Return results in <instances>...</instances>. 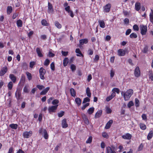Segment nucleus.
<instances>
[{
	"label": "nucleus",
	"mask_w": 153,
	"mask_h": 153,
	"mask_svg": "<svg viewBox=\"0 0 153 153\" xmlns=\"http://www.w3.org/2000/svg\"><path fill=\"white\" fill-rule=\"evenodd\" d=\"M133 93V91L131 89L128 90L124 94L123 97L125 101H128L129 100Z\"/></svg>",
	"instance_id": "obj_1"
},
{
	"label": "nucleus",
	"mask_w": 153,
	"mask_h": 153,
	"mask_svg": "<svg viewBox=\"0 0 153 153\" xmlns=\"http://www.w3.org/2000/svg\"><path fill=\"white\" fill-rule=\"evenodd\" d=\"M39 77L40 79L42 80L45 79L44 75L46 73V70L43 67H41L39 71Z\"/></svg>",
	"instance_id": "obj_2"
},
{
	"label": "nucleus",
	"mask_w": 153,
	"mask_h": 153,
	"mask_svg": "<svg viewBox=\"0 0 153 153\" xmlns=\"http://www.w3.org/2000/svg\"><path fill=\"white\" fill-rule=\"evenodd\" d=\"M140 28L141 30V33L142 35H145L146 34L147 27L146 26L143 25H141L140 26Z\"/></svg>",
	"instance_id": "obj_3"
},
{
	"label": "nucleus",
	"mask_w": 153,
	"mask_h": 153,
	"mask_svg": "<svg viewBox=\"0 0 153 153\" xmlns=\"http://www.w3.org/2000/svg\"><path fill=\"white\" fill-rule=\"evenodd\" d=\"M111 7V4L108 3L103 7V11L104 13H108L110 10Z\"/></svg>",
	"instance_id": "obj_4"
},
{
	"label": "nucleus",
	"mask_w": 153,
	"mask_h": 153,
	"mask_svg": "<svg viewBox=\"0 0 153 153\" xmlns=\"http://www.w3.org/2000/svg\"><path fill=\"white\" fill-rule=\"evenodd\" d=\"M58 106V105H57L49 107L48 108L49 113L51 114L52 113L55 112L57 109Z\"/></svg>",
	"instance_id": "obj_5"
},
{
	"label": "nucleus",
	"mask_w": 153,
	"mask_h": 153,
	"mask_svg": "<svg viewBox=\"0 0 153 153\" xmlns=\"http://www.w3.org/2000/svg\"><path fill=\"white\" fill-rule=\"evenodd\" d=\"M15 96L18 102H19L20 100L22 99L21 92L20 90H17L15 93Z\"/></svg>",
	"instance_id": "obj_6"
},
{
	"label": "nucleus",
	"mask_w": 153,
	"mask_h": 153,
	"mask_svg": "<svg viewBox=\"0 0 153 153\" xmlns=\"http://www.w3.org/2000/svg\"><path fill=\"white\" fill-rule=\"evenodd\" d=\"M134 75L137 77H139L140 75V68L138 66H137L135 68L134 71Z\"/></svg>",
	"instance_id": "obj_7"
},
{
	"label": "nucleus",
	"mask_w": 153,
	"mask_h": 153,
	"mask_svg": "<svg viewBox=\"0 0 153 153\" xmlns=\"http://www.w3.org/2000/svg\"><path fill=\"white\" fill-rule=\"evenodd\" d=\"M82 117L85 123L87 125H88L89 122L87 116L85 114H83L82 115Z\"/></svg>",
	"instance_id": "obj_8"
},
{
	"label": "nucleus",
	"mask_w": 153,
	"mask_h": 153,
	"mask_svg": "<svg viewBox=\"0 0 153 153\" xmlns=\"http://www.w3.org/2000/svg\"><path fill=\"white\" fill-rule=\"evenodd\" d=\"M8 71V69L7 66H5L3 67L0 71V76H3Z\"/></svg>",
	"instance_id": "obj_9"
},
{
	"label": "nucleus",
	"mask_w": 153,
	"mask_h": 153,
	"mask_svg": "<svg viewBox=\"0 0 153 153\" xmlns=\"http://www.w3.org/2000/svg\"><path fill=\"white\" fill-rule=\"evenodd\" d=\"M32 131H25L23 133V136L24 138H29L32 134Z\"/></svg>",
	"instance_id": "obj_10"
},
{
	"label": "nucleus",
	"mask_w": 153,
	"mask_h": 153,
	"mask_svg": "<svg viewBox=\"0 0 153 153\" xmlns=\"http://www.w3.org/2000/svg\"><path fill=\"white\" fill-rule=\"evenodd\" d=\"M70 6H68L65 8V10L68 13L69 15L72 18L74 17V14L72 11L70 10Z\"/></svg>",
	"instance_id": "obj_11"
},
{
	"label": "nucleus",
	"mask_w": 153,
	"mask_h": 153,
	"mask_svg": "<svg viewBox=\"0 0 153 153\" xmlns=\"http://www.w3.org/2000/svg\"><path fill=\"white\" fill-rule=\"evenodd\" d=\"M122 137L124 139L130 140L132 137V135L128 133H127L123 135Z\"/></svg>",
	"instance_id": "obj_12"
},
{
	"label": "nucleus",
	"mask_w": 153,
	"mask_h": 153,
	"mask_svg": "<svg viewBox=\"0 0 153 153\" xmlns=\"http://www.w3.org/2000/svg\"><path fill=\"white\" fill-rule=\"evenodd\" d=\"M25 76L23 74H22L21 76L19 84H22V85H23L25 82Z\"/></svg>",
	"instance_id": "obj_13"
},
{
	"label": "nucleus",
	"mask_w": 153,
	"mask_h": 153,
	"mask_svg": "<svg viewBox=\"0 0 153 153\" xmlns=\"http://www.w3.org/2000/svg\"><path fill=\"white\" fill-rule=\"evenodd\" d=\"M9 78L13 83H15L16 80V77L13 74L9 75Z\"/></svg>",
	"instance_id": "obj_14"
},
{
	"label": "nucleus",
	"mask_w": 153,
	"mask_h": 153,
	"mask_svg": "<svg viewBox=\"0 0 153 153\" xmlns=\"http://www.w3.org/2000/svg\"><path fill=\"white\" fill-rule=\"evenodd\" d=\"M125 51L123 49H119L118 50V55L119 56H123L125 54Z\"/></svg>",
	"instance_id": "obj_15"
},
{
	"label": "nucleus",
	"mask_w": 153,
	"mask_h": 153,
	"mask_svg": "<svg viewBox=\"0 0 153 153\" xmlns=\"http://www.w3.org/2000/svg\"><path fill=\"white\" fill-rule=\"evenodd\" d=\"M66 119L65 118L62 120V125L63 128H66L68 127V124L67 123Z\"/></svg>",
	"instance_id": "obj_16"
},
{
	"label": "nucleus",
	"mask_w": 153,
	"mask_h": 153,
	"mask_svg": "<svg viewBox=\"0 0 153 153\" xmlns=\"http://www.w3.org/2000/svg\"><path fill=\"white\" fill-rule=\"evenodd\" d=\"M102 114V110L101 109L98 111L95 114L94 118L96 119L100 117Z\"/></svg>",
	"instance_id": "obj_17"
},
{
	"label": "nucleus",
	"mask_w": 153,
	"mask_h": 153,
	"mask_svg": "<svg viewBox=\"0 0 153 153\" xmlns=\"http://www.w3.org/2000/svg\"><path fill=\"white\" fill-rule=\"evenodd\" d=\"M42 50H41L39 48H36V52L39 57H42L43 56V55L42 53Z\"/></svg>",
	"instance_id": "obj_18"
},
{
	"label": "nucleus",
	"mask_w": 153,
	"mask_h": 153,
	"mask_svg": "<svg viewBox=\"0 0 153 153\" xmlns=\"http://www.w3.org/2000/svg\"><path fill=\"white\" fill-rule=\"evenodd\" d=\"M113 122V121L112 120H109L106 123L105 126V128L107 129L109 128Z\"/></svg>",
	"instance_id": "obj_19"
},
{
	"label": "nucleus",
	"mask_w": 153,
	"mask_h": 153,
	"mask_svg": "<svg viewBox=\"0 0 153 153\" xmlns=\"http://www.w3.org/2000/svg\"><path fill=\"white\" fill-rule=\"evenodd\" d=\"M106 153H116L114 150H112L110 146H107L106 147Z\"/></svg>",
	"instance_id": "obj_20"
},
{
	"label": "nucleus",
	"mask_w": 153,
	"mask_h": 153,
	"mask_svg": "<svg viewBox=\"0 0 153 153\" xmlns=\"http://www.w3.org/2000/svg\"><path fill=\"white\" fill-rule=\"evenodd\" d=\"M13 11V8L11 6H9L7 7V13L8 15L10 14Z\"/></svg>",
	"instance_id": "obj_21"
},
{
	"label": "nucleus",
	"mask_w": 153,
	"mask_h": 153,
	"mask_svg": "<svg viewBox=\"0 0 153 153\" xmlns=\"http://www.w3.org/2000/svg\"><path fill=\"white\" fill-rule=\"evenodd\" d=\"M50 87H46L45 89L42 91L40 93L41 95H44L50 89Z\"/></svg>",
	"instance_id": "obj_22"
},
{
	"label": "nucleus",
	"mask_w": 153,
	"mask_h": 153,
	"mask_svg": "<svg viewBox=\"0 0 153 153\" xmlns=\"http://www.w3.org/2000/svg\"><path fill=\"white\" fill-rule=\"evenodd\" d=\"M141 8L140 3L139 2H136L135 5V8L136 10L138 11Z\"/></svg>",
	"instance_id": "obj_23"
},
{
	"label": "nucleus",
	"mask_w": 153,
	"mask_h": 153,
	"mask_svg": "<svg viewBox=\"0 0 153 153\" xmlns=\"http://www.w3.org/2000/svg\"><path fill=\"white\" fill-rule=\"evenodd\" d=\"M79 44L80 45H83L84 44H87L88 42V40L87 39H81L79 41Z\"/></svg>",
	"instance_id": "obj_24"
},
{
	"label": "nucleus",
	"mask_w": 153,
	"mask_h": 153,
	"mask_svg": "<svg viewBox=\"0 0 153 153\" xmlns=\"http://www.w3.org/2000/svg\"><path fill=\"white\" fill-rule=\"evenodd\" d=\"M98 22L100 27L102 28H104L105 27V24L103 20H100L98 21Z\"/></svg>",
	"instance_id": "obj_25"
},
{
	"label": "nucleus",
	"mask_w": 153,
	"mask_h": 153,
	"mask_svg": "<svg viewBox=\"0 0 153 153\" xmlns=\"http://www.w3.org/2000/svg\"><path fill=\"white\" fill-rule=\"evenodd\" d=\"M149 78L152 81H153V72L152 70H150L148 72Z\"/></svg>",
	"instance_id": "obj_26"
},
{
	"label": "nucleus",
	"mask_w": 153,
	"mask_h": 153,
	"mask_svg": "<svg viewBox=\"0 0 153 153\" xmlns=\"http://www.w3.org/2000/svg\"><path fill=\"white\" fill-rule=\"evenodd\" d=\"M75 52L76 53L79 54H76V56H82V57H83L84 56L83 55L82 53L79 48H76L75 50Z\"/></svg>",
	"instance_id": "obj_27"
},
{
	"label": "nucleus",
	"mask_w": 153,
	"mask_h": 153,
	"mask_svg": "<svg viewBox=\"0 0 153 153\" xmlns=\"http://www.w3.org/2000/svg\"><path fill=\"white\" fill-rule=\"evenodd\" d=\"M75 101L78 106H79L81 105L82 100L79 98H76L75 99Z\"/></svg>",
	"instance_id": "obj_28"
},
{
	"label": "nucleus",
	"mask_w": 153,
	"mask_h": 153,
	"mask_svg": "<svg viewBox=\"0 0 153 153\" xmlns=\"http://www.w3.org/2000/svg\"><path fill=\"white\" fill-rule=\"evenodd\" d=\"M86 93L87 96L88 97H91V92L90 89L89 87H88L86 89Z\"/></svg>",
	"instance_id": "obj_29"
},
{
	"label": "nucleus",
	"mask_w": 153,
	"mask_h": 153,
	"mask_svg": "<svg viewBox=\"0 0 153 153\" xmlns=\"http://www.w3.org/2000/svg\"><path fill=\"white\" fill-rule=\"evenodd\" d=\"M16 24L18 27H22L23 25V23L22 21L20 19L16 21Z\"/></svg>",
	"instance_id": "obj_30"
},
{
	"label": "nucleus",
	"mask_w": 153,
	"mask_h": 153,
	"mask_svg": "<svg viewBox=\"0 0 153 153\" xmlns=\"http://www.w3.org/2000/svg\"><path fill=\"white\" fill-rule=\"evenodd\" d=\"M55 25L56 27L59 29H60L62 27V25L57 21H55L54 22Z\"/></svg>",
	"instance_id": "obj_31"
},
{
	"label": "nucleus",
	"mask_w": 153,
	"mask_h": 153,
	"mask_svg": "<svg viewBox=\"0 0 153 153\" xmlns=\"http://www.w3.org/2000/svg\"><path fill=\"white\" fill-rule=\"evenodd\" d=\"M94 107H92L88 109L87 111V112L89 114H92L94 111Z\"/></svg>",
	"instance_id": "obj_32"
},
{
	"label": "nucleus",
	"mask_w": 153,
	"mask_h": 153,
	"mask_svg": "<svg viewBox=\"0 0 153 153\" xmlns=\"http://www.w3.org/2000/svg\"><path fill=\"white\" fill-rule=\"evenodd\" d=\"M18 125L16 124L12 123L9 126L12 129H16L18 128Z\"/></svg>",
	"instance_id": "obj_33"
},
{
	"label": "nucleus",
	"mask_w": 153,
	"mask_h": 153,
	"mask_svg": "<svg viewBox=\"0 0 153 153\" xmlns=\"http://www.w3.org/2000/svg\"><path fill=\"white\" fill-rule=\"evenodd\" d=\"M153 134V131L152 130L150 131L147 136V138L148 140H150L152 137Z\"/></svg>",
	"instance_id": "obj_34"
},
{
	"label": "nucleus",
	"mask_w": 153,
	"mask_h": 153,
	"mask_svg": "<svg viewBox=\"0 0 153 153\" xmlns=\"http://www.w3.org/2000/svg\"><path fill=\"white\" fill-rule=\"evenodd\" d=\"M68 60L69 59L68 58L65 57V58L63 61V65L64 67L67 65L68 62Z\"/></svg>",
	"instance_id": "obj_35"
},
{
	"label": "nucleus",
	"mask_w": 153,
	"mask_h": 153,
	"mask_svg": "<svg viewBox=\"0 0 153 153\" xmlns=\"http://www.w3.org/2000/svg\"><path fill=\"white\" fill-rule=\"evenodd\" d=\"M44 137L45 139H47L48 138L49 136L48 134L47 131L45 129L44 130Z\"/></svg>",
	"instance_id": "obj_36"
},
{
	"label": "nucleus",
	"mask_w": 153,
	"mask_h": 153,
	"mask_svg": "<svg viewBox=\"0 0 153 153\" xmlns=\"http://www.w3.org/2000/svg\"><path fill=\"white\" fill-rule=\"evenodd\" d=\"M26 74L27 75V78L29 80H30L32 78V76L31 74L28 72H26Z\"/></svg>",
	"instance_id": "obj_37"
},
{
	"label": "nucleus",
	"mask_w": 153,
	"mask_h": 153,
	"mask_svg": "<svg viewBox=\"0 0 153 153\" xmlns=\"http://www.w3.org/2000/svg\"><path fill=\"white\" fill-rule=\"evenodd\" d=\"M71 94V96L75 97L76 95V92L74 89L73 88L70 89Z\"/></svg>",
	"instance_id": "obj_38"
},
{
	"label": "nucleus",
	"mask_w": 153,
	"mask_h": 153,
	"mask_svg": "<svg viewBox=\"0 0 153 153\" xmlns=\"http://www.w3.org/2000/svg\"><path fill=\"white\" fill-rule=\"evenodd\" d=\"M148 51V47L147 45H146L144 47L142 52L143 53H147Z\"/></svg>",
	"instance_id": "obj_39"
},
{
	"label": "nucleus",
	"mask_w": 153,
	"mask_h": 153,
	"mask_svg": "<svg viewBox=\"0 0 153 153\" xmlns=\"http://www.w3.org/2000/svg\"><path fill=\"white\" fill-rule=\"evenodd\" d=\"M137 34L134 33H131L129 36V37L131 39L136 38L137 37Z\"/></svg>",
	"instance_id": "obj_40"
},
{
	"label": "nucleus",
	"mask_w": 153,
	"mask_h": 153,
	"mask_svg": "<svg viewBox=\"0 0 153 153\" xmlns=\"http://www.w3.org/2000/svg\"><path fill=\"white\" fill-rule=\"evenodd\" d=\"M13 82L10 81L7 84V86L9 90H11L12 89L13 86Z\"/></svg>",
	"instance_id": "obj_41"
},
{
	"label": "nucleus",
	"mask_w": 153,
	"mask_h": 153,
	"mask_svg": "<svg viewBox=\"0 0 153 153\" xmlns=\"http://www.w3.org/2000/svg\"><path fill=\"white\" fill-rule=\"evenodd\" d=\"M140 128L143 130H145L146 128V125L143 123H140Z\"/></svg>",
	"instance_id": "obj_42"
},
{
	"label": "nucleus",
	"mask_w": 153,
	"mask_h": 153,
	"mask_svg": "<svg viewBox=\"0 0 153 153\" xmlns=\"http://www.w3.org/2000/svg\"><path fill=\"white\" fill-rule=\"evenodd\" d=\"M149 20L151 21L153 20V10L151 9V12L149 14Z\"/></svg>",
	"instance_id": "obj_43"
},
{
	"label": "nucleus",
	"mask_w": 153,
	"mask_h": 153,
	"mask_svg": "<svg viewBox=\"0 0 153 153\" xmlns=\"http://www.w3.org/2000/svg\"><path fill=\"white\" fill-rule=\"evenodd\" d=\"M28 88V86L25 85L23 88V91L25 93H28L29 92V91Z\"/></svg>",
	"instance_id": "obj_44"
},
{
	"label": "nucleus",
	"mask_w": 153,
	"mask_h": 153,
	"mask_svg": "<svg viewBox=\"0 0 153 153\" xmlns=\"http://www.w3.org/2000/svg\"><path fill=\"white\" fill-rule=\"evenodd\" d=\"M92 140V136H90L86 141V143H91Z\"/></svg>",
	"instance_id": "obj_45"
},
{
	"label": "nucleus",
	"mask_w": 153,
	"mask_h": 153,
	"mask_svg": "<svg viewBox=\"0 0 153 153\" xmlns=\"http://www.w3.org/2000/svg\"><path fill=\"white\" fill-rule=\"evenodd\" d=\"M133 28L134 31H138L139 30L138 26L136 24H135L133 25Z\"/></svg>",
	"instance_id": "obj_46"
},
{
	"label": "nucleus",
	"mask_w": 153,
	"mask_h": 153,
	"mask_svg": "<svg viewBox=\"0 0 153 153\" xmlns=\"http://www.w3.org/2000/svg\"><path fill=\"white\" fill-rule=\"evenodd\" d=\"M102 136L103 137L108 139L109 137L108 135L105 132H103L102 133Z\"/></svg>",
	"instance_id": "obj_47"
},
{
	"label": "nucleus",
	"mask_w": 153,
	"mask_h": 153,
	"mask_svg": "<svg viewBox=\"0 0 153 153\" xmlns=\"http://www.w3.org/2000/svg\"><path fill=\"white\" fill-rule=\"evenodd\" d=\"M135 100V106L136 107H137L139 106V101L137 98H136Z\"/></svg>",
	"instance_id": "obj_48"
},
{
	"label": "nucleus",
	"mask_w": 153,
	"mask_h": 153,
	"mask_svg": "<svg viewBox=\"0 0 153 153\" xmlns=\"http://www.w3.org/2000/svg\"><path fill=\"white\" fill-rule=\"evenodd\" d=\"M106 112L108 114H110L111 113L112 110L109 107H106Z\"/></svg>",
	"instance_id": "obj_49"
},
{
	"label": "nucleus",
	"mask_w": 153,
	"mask_h": 153,
	"mask_svg": "<svg viewBox=\"0 0 153 153\" xmlns=\"http://www.w3.org/2000/svg\"><path fill=\"white\" fill-rule=\"evenodd\" d=\"M50 62V60L48 59H46L44 62V65L45 66H47L48 65Z\"/></svg>",
	"instance_id": "obj_50"
},
{
	"label": "nucleus",
	"mask_w": 153,
	"mask_h": 153,
	"mask_svg": "<svg viewBox=\"0 0 153 153\" xmlns=\"http://www.w3.org/2000/svg\"><path fill=\"white\" fill-rule=\"evenodd\" d=\"M64 114L65 112L64 111H62L58 113V115L59 117H62Z\"/></svg>",
	"instance_id": "obj_51"
},
{
	"label": "nucleus",
	"mask_w": 153,
	"mask_h": 153,
	"mask_svg": "<svg viewBox=\"0 0 153 153\" xmlns=\"http://www.w3.org/2000/svg\"><path fill=\"white\" fill-rule=\"evenodd\" d=\"M112 91L114 92H116L117 94H118L120 93V90L118 88H114L112 90Z\"/></svg>",
	"instance_id": "obj_52"
},
{
	"label": "nucleus",
	"mask_w": 153,
	"mask_h": 153,
	"mask_svg": "<svg viewBox=\"0 0 153 153\" xmlns=\"http://www.w3.org/2000/svg\"><path fill=\"white\" fill-rule=\"evenodd\" d=\"M48 10H49L53 11L52 5L49 2L48 3Z\"/></svg>",
	"instance_id": "obj_53"
},
{
	"label": "nucleus",
	"mask_w": 153,
	"mask_h": 153,
	"mask_svg": "<svg viewBox=\"0 0 153 153\" xmlns=\"http://www.w3.org/2000/svg\"><path fill=\"white\" fill-rule=\"evenodd\" d=\"M90 101V99L88 97H86L84 98L82 102V103H85L87 102H89Z\"/></svg>",
	"instance_id": "obj_54"
},
{
	"label": "nucleus",
	"mask_w": 153,
	"mask_h": 153,
	"mask_svg": "<svg viewBox=\"0 0 153 153\" xmlns=\"http://www.w3.org/2000/svg\"><path fill=\"white\" fill-rule=\"evenodd\" d=\"M59 100L57 99L53 100L52 102V103L53 105H57L59 102Z\"/></svg>",
	"instance_id": "obj_55"
},
{
	"label": "nucleus",
	"mask_w": 153,
	"mask_h": 153,
	"mask_svg": "<svg viewBox=\"0 0 153 153\" xmlns=\"http://www.w3.org/2000/svg\"><path fill=\"white\" fill-rule=\"evenodd\" d=\"M88 53L89 55H91L93 53V51L92 49H89L88 51Z\"/></svg>",
	"instance_id": "obj_56"
},
{
	"label": "nucleus",
	"mask_w": 153,
	"mask_h": 153,
	"mask_svg": "<svg viewBox=\"0 0 153 153\" xmlns=\"http://www.w3.org/2000/svg\"><path fill=\"white\" fill-rule=\"evenodd\" d=\"M42 25L43 26H47V21L45 19H43L41 21Z\"/></svg>",
	"instance_id": "obj_57"
},
{
	"label": "nucleus",
	"mask_w": 153,
	"mask_h": 153,
	"mask_svg": "<svg viewBox=\"0 0 153 153\" xmlns=\"http://www.w3.org/2000/svg\"><path fill=\"white\" fill-rule=\"evenodd\" d=\"M89 105V103H86L85 105H84L81 108V109L82 110H84L85 108L88 106Z\"/></svg>",
	"instance_id": "obj_58"
},
{
	"label": "nucleus",
	"mask_w": 153,
	"mask_h": 153,
	"mask_svg": "<svg viewBox=\"0 0 153 153\" xmlns=\"http://www.w3.org/2000/svg\"><path fill=\"white\" fill-rule=\"evenodd\" d=\"M52 71H54L55 70V65L54 62H53L51 63L50 65Z\"/></svg>",
	"instance_id": "obj_59"
},
{
	"label": "nucleus",
	"mask_w": 153,
	"mask_h": 153,
	"mask_svg": "<svg viewBox=\"0 0 153 153\" xmlns=\"http://www.w3.org/2000/svg\"><path fill=\"white\" fill-rule=\"evenodd\" d=\"M134 104L132 101H130L127 105L128 107L129 108H131L132 106L134 105Z\"/></svg>",
	"instance_id": "obj_60"
},
{
	"label": "nucleus",
	"mask_w": 153,
	"mask_h": 153,
	"mask_svg": "<svg viewBox=\"0 0 153 153\" xmlns=\"http://www.w3.org/2000/svg\"><path fill=\"white\" fill-rule=\"evenodd\" d=\"M71 69L72 71H74L76 69V66L73 64H72L71 65Z\"/></svg>",
	"instance_id": "obj_61"
},
{
	"label": "nucleus",
	"mask_w": 153,
	"mask_h": 153,
	"mask_svg": "<svg viewBox=\"0 0 153 153\" xmlns=\"http://www.w3.org/2000/svg\"><path fill=\"white\" fill-rule=\"evenodd\" d=\"M114 75V71L113 70V69H112L110 71V77L111 78H113Z\"/></svg>",
	"instance_id": "obj_62"
},
{
	"label": "nucleus",
	"mask_w": 153,
	"mask_h": 153,
	"mask_svg": "<svg viewBox=\"0 0 153 153\" xmlns=\"http://www.w3.org/2000/svg\"><path fill=\"white\" fill-rule=\"evenodd\" d=\"M68 51H62L61 53L62 55L65 56H67L68 54Z\"/></svg>",
	"instance_id": "obj_63"
},
{
	"label": "nucleus",
	"mask_w": 153,
	"mask_h": 153,
	"mask_svg": "<svg viewBox=\"0 0 153 153\" xmlns=\"http://www.w3.org/2000/svg\"><path fill=\"white\" fill-rule=\"evenodd\" d=\"M36 87L40 90L45 88V87L42 85H37Z\"/></svg>",
	"instance_id": "obj_64"
}]
</instances>
